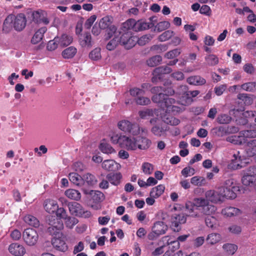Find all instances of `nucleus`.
I'll use <instances>...</instances> for the list:
<instances>
[{"label": "nucleus", "instance_id": "1", "mask_svg": "<svg viewBox=\"0 0 256 256\" xmlns=\"http://www.w3.org/2000/svg\"><path fill=\"white\" fill-rule=\"evenodd\" d=\"M216 210V207L210 204L208 200L198 198L195 200V204L186 202L185 213L188 216L201 218L204 215L210 216Z\"/></svg>", "mask_w": 256, "mask_h": 256}, {"label": "nucleus", "instance_id": "2", "mask_svg": "<svg viewBox=\"0 0 256 256\" xmlns=\"http://www.w3.org/2000/svg\"><path fill=\"white\" fill-rule=\"evenodd\" d=\"M112 22L113 18L110 16H104L99 21L98 26L100 28L106 30V39L110 38L116 31L117 28L115 26L112 24Z\"/></svg>", "mask_w": 256, "mask_h": 256}, {"label": "nucleus", "instance_id": "3", "mask_svg": "<svg viewBox=\"0 0 256 256\" xmlns=\"http://www.w3.org/2000/svg\"><path fill=\"white\" fill-rule=\"evenodd\" d=\"M118 128L125 133L137 136L140 134V126L136 123H132L128 120H122L118 124Z\"/></svg>", "mask_w": 256, "mask_h": 256}, {"label": "nucleus", "instance_id": "4", "mask_svg": "<svg viewBox=\"0 0 256 256\" xmlns=\"http://www.w3.org/2000/svg\"><path fill=\"white\" fill-rule=\"evenodd\" d=\"M178 90H181L182 92H176V94L178 96L182 94L180 98V102L182 105L184 106L190 104L192 102V97L194 98L200 94L198 90L187 91L186 87L184 86H180Z\"/></svg>", "mask_w": 256, "mask_h": 256}, {"label": "nucleus", "instance_id": "5", "mask_svg": "<svg viewBox=\"0 0 256 256\" xmlns=\"http://www.w3.org/2000/svg\"><path fill=\"white\" fill-rule=\"evenodd\" d=\"M68 208L72 215L83 218H89L91 216L90 211L86 210L78 202H74L68 204Z\"/></svg>", "mask_w": 256, "mask_h": 256}, {"label": "nucleus", "instance_id": "6", "mask_svg": "<svg viewBox=\"0 0 256 256\" xmlns=\"http://www.w3.org/2000/svg\"><path fill=\"white\" fill-rule=\"evenodd\" d=\"M22 238L24 242L30 246H34L38 240V235L36 230L28 228L23 232Z\"/></svg>", "mask_w": 256, "mask_h": 256}, {"label": "nucleus", "instance_id": "7", "mask_svg": "<svg viewBox=\"0 0 256 256\" xmlns=\"http://www.w3.org/2000/svg\"><path fill=\"white\" fill-rule=\"evenodd\" d=\"M160 122L158 118H152L150 120V123L153 126L151 128V132L158 136H162L168 130V127L164 126Z\"/></svg>", "mask_w": 256, "mask_h": 256}, {"label": "nucleus", "instance_id": "8", "mask_svg": "<svg viewBox=\"0 0 256 256\" xmlns=\"http://www.w3.org/2000/svg\"><path fill=\"white\" fill-rule=\"evenodd\" d=\"M13 26L17 32L22 31L26 24V18L24 14L20 13L15 16L13 14L12 18Z\"/></svg>", "mask_w": 256, "mask_h": 256}, {"label": "nucleus", "instance_id": "9", "mask_svg": "<svg viewBox=\"0 0 256 256\" xmlns=\"http://www.w3.org/2000/svg\"><path fill=\"white\" fill-rule=\"evenodd\" d=\"M32 21L36 24L43 23L46 25L50 23V20L48 18V14L46 11L38 10L34 11L32 13Z\"/></svg>", "mask_w": 256, "mask_h": 256}, {"label": "nucleus", "instance_id": "10", "mask_svg": "<svg viewBox=\"0 0 256 256\" xmlns=\"http://www.w3.org/2000/svg\"><path fill=\"white\" fill-rule=\"evenodd\" d=\"M8 251L14 256H23L26 252L24 247L16 242L11 244L9 246Z\"/></svg>", "mask_w": 256, "mask_h": 256}, {"label": "nucleus", "instance_id": "11", "mask_svg": "<svg viewBox=\"0 0 256 256\" xmlns=\"http://www.w3.org/2000/svg\"><path fill=\"white\" fill-rule=\"evenodd\" d=\"M52 244L53 247L58 250L66 252L68 250L65 241L62 238H54L52 240Z\"/></svg>", "mask_w": 256, "mask_h": 256}, {"label": "nucleus", "instance_id": "12", "mask_svg": "<svg viewBox=\"0 0 256 256\" xmlns=\"http://www.w3.org/2000/svg\"><path fill=\"white\" fill-rule=\"evenodd\" d=\"M124 142L122 147H126L128 150H136L138 148V140L130 138L126 136L123 138Z\"/></svg>", "mask_w": 256, "mask_h": 256}, {"label": "nucleus", "instance_id": "13", "mask_svg": "<svg viewBox=\"0 0 256 256\" xmlns=\"http://www.w3.org/2000/svg\"><path fill=\"white\" fill-rule=\"evenodd\" d=\"M245 150L248 157L256 156V139L250 140L246 142Z\"/></svg>", "mask_w": 256, "mask_h": 256}, {"label": "nucleus", "instance_id": "14", "mask_svg": "<svg viewBox=\"0 0 256 256\" xmlns=\"http://www.w3.org/2000/svg\"><path fill=\"white\" fill-rule=\"evenodd\" d=\"M106 178L112 185L117 186L121 182L122 175L120 172H110L106 176Z\"/></svg>", "mask_w": 256, "mask_h": 256}, {"label": "nucleus", "instance_id": "15", "mask_svg": "<svg viewBox=\"0 0 256 256\" xmlns=\"http://www.w3.org/2000/svg\"><path fill=\"white\" fill-rule=\"evenodd\" d=\"M102 166L106 170L113 171L118 170L120 166L112 160H107L102 162Z\"/></svg>", "mask_w": 256, "mask_h": 256}, {"label": "nucleus", "instance_id": "16", "mask_svg": "<svg viewBox=\"0 0 256 256\" xmlns=\"http://www.w3.org/2000/svg\"><path fill=\"white\" fill-rule=\"evenodd\" d=\"M162 240L164 242H166V244L167 245L169 246V250L172 252H174L180 248V244L178 240H176L172 238H170L168 236L163 237Z\"/></svg>", "mask_w": 256, "mask_h": 256}, {"label": "nucleus", "instance_id": "17", "mask_svg": "<svg viewBox=\"0 0 256 256\" xmlns=\"http://www.w3.org/2000/svg\"><path fill=\"white\" fill-rule=\"evenodd\" d=\"M78 36L80 44L82 47L92 46V36L90 32H86Z\"/></svg>", "mask_w": 256, "mask_h": 256}, {"label": "nucleus", "instance_id": "18", "mask_svg": "<svg viewBox=\"0 0 256 256\" xmlns=\"http://www.w3.org/2000/svg\"><path fill=\"white\" fill-rule=\"evenodd\" d=\"M206 196L208 200L214 203L223 202L218 194L217 190H210L206 192Z\"/></svg>", "mask_w": 256, "mask_h": 256}, {"label": "nucleus", "instance_id": "19", "mask_svg": "<svg viewBox=\"0 0 256 256\" xmlns=\"http://www.w3.org/2000/svg\"><path fill=\"white\" fill-rule=\"evenodd\" d=\"M152 230L157 235H161L165 234L168 230V226L163 222L158 221L154 224Z\"/></svg>", "mask_w": 256, "mask_h": 256}, {"label": "nucleus", "instance_id": "20", "mask_svg": "<svg viewBox=\"0 0 256 256\" xmlns=\"http://www.w3.org/2000/svg\"><path fill=\"white\" fill-rule=\"evenodd\" d=\"M13 14L8 15L4 20L2 26V32L5 34L10 32L12 30L13 22L12 18Z\"/></svg>", "mask_w": 256, "mask_h": 256}, {"label": "nucleus", "instance_id": "21", "mask_svg": "<svg viewBox=\"0 0 256 256\" xmlns=\"http://www.w3.org/2000/svg\"><path fill=\"white\" fill-rule=\"evenodd\" d=\"M47 28L46 26L42 27L38 29L33 36L31 42L36 44L40 42L42 39L44 34L46 32Z\"/></svg>", "mask_w": 256, "mask_h": 256}, {"label": "nucleus", "instance_id": "22", "mask_svg": "<svg viewBox=\"0 0 256 256\" xmlns=\"http://www.w3.org/2000/svg\"><path fill=\"white\" fill-rule=\"evenodd\" d=\"M44 208L50 214L54 212L58 208V205L54 200H46L44 202Z\"/></svg>", "mask_w": 256, "mask_h": 256}, {"label": "nucleus", "instance_id": "23", "mask_svg": "<svg viewBox=\"0 0 256 256\" xmlns=\"http://www.w3.org/2000/svg\"><path fill=\"white\" fill-rule=\"evenodd\" d=\"M226 140L234 144L242 145L246 142V138L243 136L232 135L228 136Z\"/></svg>", "mask_w": 256, "mask_h": 256}, {"label": "nucleus", "instance_id": "24", "mask_svg": "<svg viewBox=\"0 0 256 256\" xmlns=\"http://www.w3.org/2000/svg\"><path fill=\"white\" fill-rule=\"evenodd\" d=\"M59 46L64 47L68 46L72 42V36L66 34H62L60 36H57Z\"/></svg>", "mask_w": 256, "mask_h": 256}, {"label": "nucleus", "instance_id": "25", "mask_svg": "<svg viewBox=\"0 0 256 256\" xmlns=\"http://www.w3.org/2000/svg\"><path fill=\"white\" fill-rule=\"evenodd\" d=\"M154 26L152 22H146L145 20H140L136 22V32H140L148 30Z\"/></svg>", "mask_w": 256, "mask_h": 256}, {"label": "nucleus", "instance_id": "26", "mask_svg": "<svg viewBox=\"0 0 256 256\" xmlns=\"http://www.w3.org/2000/svg\"><path fill=\"white\" fill-rule=\"evenodd\" d=\"M69 179L76 186H81L84 183L83 178L76 172L70 173Z\"/></svg>", "mask_w": 256, "mask_h": 256}, {"label": "nucleus", "instance_id": "27", "mask_svg": "<svg viewBox=\"0 0 256 256\" xmlns=\"http://www.w3.org/2000/svg\"><path fill=\"white\" fill-rule=\"evenodd\" d=\"M48 226H53L56 228H63L64 224L62 222L54 216H50L48 220Z\"/></svg>", "mask_w": 256, "mask_h": 256}, {"label": "nucleus", "instance_id": "28", "mask_svg": "<svg viewBox=\"0 0 256 256\" xmlns=\"http://www.w3.org/2000/svg\"><path fill=\"white\" fill-rule=\"evenodd\" d=\"M188 84L194 85L202 86L206 84V80L199 76H190L187 79Z\"/></svg>", "mask_w": 256, "mask_h": 256}, {"label": "nucleus", "instance_id": "29", "mask_svg": "<svg viewBox=\"0 0 256 256\" xmlns=\"http://www.w3.org/2000/svg\"><path fill=\"white\" fill-rule=\"evenodd\" d=\"M241 213L240 209L234 207H226L222 210V214L227 216H238Z\"/></svg>", "mask_w": 256, "mask_h": 256}, {"label": "nucleus", "instance_id": "30", "mask_svg": "<svg viewBox=\"0 0 256 256\" xmlns=\"http://www.w3.org/2000/svg\"><path fill=\"white\" fill-rule=\"evenodd\" d=\"M24 220L26 223L34 228H38L40 225V222L38 219L36 217L30 214L26 216L24 218Z\"/></svg>", "mask_w": 256, "mask_h": 256}, {"label": "nucleus", "instance_id": "31", "mask_svg": "<svg viewBox=\"0 0 256 256\" xmlns=\"http://www.w3.org/2000/svg\"><path fill=\"white\" fill-rule=\"evenodd\" d=\"M164 186L163 184H160L152 188L150 195L151 197L158 198L164 193Z\"/></svg>", "mask_w": 256, "mask_h": 256}, {"label": "nucleus", "instance_id": "32", "mask_svg": "<svg viewBox=\"0 0 256 256\" xmlns=\"http://www.w3.org/2000/svg\"><path fill=\"white\" fill-rule=\"evenodd\" d=\"M256 181V178L255 176L247 174L246 173L244 172V175L242 178V182L244 185L246 186H252L255 184Z\"/></svg>", "mask_w": 256, "mask_h": 256}, {"label": "nucleus", "instance_id": "33", "mask_svg": "<svg viewBox=\"0 0 256 256\" xmlns=\"http://www.w3.org/2000/svg\"><path fill=\"white\" fill-rule=\"evenodd\" d=\"M151 144V141L144 137H142L138 140V148L140 150H146Z\"/></svg>", "mask_w": 256, "mask_h": 256}, {"label": "nucleus", "instance_id": "34", "mask_svg": "<svg viewBox=\"0 0 256 256\" xmlns=\"http://www.w3.org/2000/svg\"><path fill=\"white\" fill-rule=\"evenodd\" d=\"M176 101L174 98H168L166 96L164 102L166 107L168 108H171V110L172 112H178L180 110V108L178 106L173 105L176 104Z\"/></svg>", "mask_w": 256, "mask_h": 256}, {"label": "nucleus", "instance_id": "35", "mask_svg": "<svg viewBox=\"0 0 256 256\" xmlns=\"http://www.w3.org/2000/svg\"><path fill=\"white\" fill-rule=\"evenodd\" d=\"M66 196L72 200H78L81 198L80 193L76 190L68 189L65 192Z\"/></svg>", "mask_w": 256, "mask_h": 256}, {"label": "nucleus", "instance_id": "36", "mask_svg": "<svg viewBox=\"0 0 256 256\" xmlns=\"http://www.w3.org/2000/svg\"><path fill=\"white\" fill-rule=\"evenodd\" d=\"M162 119L164 123L172 126H177L180 122V120L170 115L164 116L162 117Z\"/></svg>", "mask_w": 256, "mask_h": 256}, {"label": "nucleus", "instance_id": "37", "mask_svg": "<svg viewBox=\"0 0 256 256\" xmlns=\"http://www.w3.org/2000/svg\"><path fill=\"white\" fill-rule=\"evenodd\" d=\"M76 52V49L70 46L64 50L62 52V56L64 58H73Z\"/></svg>", "mask_w": 256, "mask_h": 256}, {"label": "nucleus", "instance_id": "38", "mask_svg": "<svg viewBox=\"0 0 256 256\" xmlns=\"http://www.w3.org/2000/svg\"><path fill=\"white\" fill-rule=\"evenodd\" d=\"M222 248L228 255H233L238 250L237 246L232 244H225Z\"/></svg>", "mask_w": 256, "mask_h": 256}, {"label": "nucleus", "instance_id": "39", "mask_svg": "<svg viewBox=\"0 0 256 256\" xmlns=\"http://www.w3.org/2000/svg\"><path fill=\"white\" fill-rule=\"evenodd\" d=\"M220 240V235L216 233L210 234L208 235L206 238V241L208 242L211 244H214L218 242Z\"/></svg>", "mask_w": 256, "mask_h": 256}, {"label": "nucleus", "instance_id": "40", "mask_svg": "<svg viewBox=\"0 0 256 256\" xmlns=\"http://www.w3.org/2000/svg\"><path fill=\"white\" fill-rule=\"evenodd\" d=\"M190 182L195 186H200L206 184L205 178L202 176H195L190 180Z\"/></svg>", "mask_w": 256, "mask_h": 256}, {"label": "nucleus", "instance_id": "41", "mask_svg": "<svg viewBox=\"0 0 256 256\" xmlns=\"http://www.w3.org/2000/svg\"><path fill=\"white\" fill-rule=\"evenodd\" d=\"M206 64L210 66H214L218 63V58L214 54H210L205 57Z\"/></svg>", "mask_w": 256, "mask_h": 256}, {"label": "nucleus", "instance_id": "42", "mask_svg": "<svg viewBox=\"0 0 256 256\" xmlns=\"http://www.w3.org/2000/svg\"><path fill=\"white\" fill-rule=\"evenodd\" d=\"M162 60L161 56L156 55L150 58L147 60L146 62L148 66L154 67L160 64Z\"/></svg>", "mask_w": 256, "mask_h": 256}, {"label": "nucleus", "instance_id": "43", "mask_svg": "<svg viewBox=\"0 0 256 256\" xmlns=\"http://www.w3.org/2000/svg\"><path fill=\"white\" fill-rule=\"evenodd\" d=\"M162 92H164V94H166V96H172L176 93L171 83L168 82L164 83V86H162Z\"/></svg>", "mask_w": 256, "mask_h": 256}, {"label": "nucleus", "instance_id": "44", "mask_svg": "<svg viewBox=\"0 0 256 256\" xmlns=\"http://www.w3.org/2000/svg\"><path fill=\"white\" fill-rule=\"evenodd\" d=\"M99 148L100 150L103 153L108 154L115 152L114 150L112 148V146L110 144L106 143H101Z\"/></svg>", "mask_w": 256, "mask_h": 256}, {"label": "nucleus", "instance_id": "45", "mask_svg": "<svg viewBox=\"0 0 256 256\" xmlns=\"http://www.w3.org/2000/svg\"><path fill=\"white\" fill-rule=\"evenodd\" d=\"M232 118L231 116L227 114H220L217 117V122L220 124H229Z\"/></svg>", "mask_w": 256, "mask_h": 256}, {"label": "nucleus", "instance_id": "46", "mask_svg": "<svg viewBox=\"0 0 256 256\" xmlns=\"http://www.w3.org/2000/svg\"><path fill=\"white\" fill-rule=\"evenodd\" d=\"M83 178L84 182H86L88 185L93 186L97 182V180L96 177L89 173L84 175Z\"/></svg>", "mask_w": 256, "mask_h": 256}, {"label": "nucleus", "instance_id": "47", "mask_svg": "<svg viewBox=\"0 0 256 256\" xmlns=\"http://www.w3.org/2000/svg\"><path fill=\"white\" fill-rule=\"evenodd\" d=\"M156 74H158L161 76L162 74H168L172 72V70L168 66H160L154 70Z\"/></svg>", "mask_w": 256, "mask_h": 256}, {"label": "nucleus", "instance_id": "48", "mask_svg": "<svg viewBox=\"0 0 256 256\" xmlns=\"http://www.w3.org/2000/svg\"><path fill=\"white\" fill-rule=\"evenodd\" d=\"M136 22L134 19H130L123 24L122 26L126 30H132L136 32Z\"/></svg>", "mask_w": 256, "mask_h": 256}, {"label": "nucleus", "instance_id": "49", "mask_svg": "<svg viewBox=\"0 0 256 256\" xmlns=\"http://www.w3.org/2000/svg\"><path fill=\"white\" fill-rule=\"evenodd\" d=\"M174 35V32L170 30H168L164 32L158 36V40L160 42H165L170 38Z\"/></svg>", "mask_w": 256, "mask_h": 256}, {"label": "nucleus", "instance_id": "50", "mask_svg": "<svg viewBox=\"0 0 256 256\" xmlns=\"http://www.w3.org/2000/svg\"><path fill=\"white\" fill-rule=\"evenodd\" d=\"M166 98V94L161 92L157 94H154L152 96V100L154 102L162 103L164 102Z\"/></svg>", "mask_w": 256, "mask_h": 256}, {"label": "nucleus", "instance_id": "51", "mask_svg": "<svg viewBox=\"0 0 256 256\" xmlns=\"http://www.w3.org/2000/svg\"><path fill=\"white\" fill-rule=\"evenodd\" d=\"M89 57L94 60H97L101 58L100 48H97L92 50L89 54Z\"/></svg>", "mask_w": 256, "mask_h": 256}, {"label": "nucleus", "instance_id": "52", "mask_svg": "<svg viewBox=\"0 0 256 256\" xmlns=\"http://www.w3.org/2000/svg\"><path fill=\"white\" fill-rule=\"evenodd\" d=\"M242 90L248 91L252 92L256 90V83L255 82H249L241 85Z\"/></svg>", "mask_w": 256, "mask_h": 256}, {"label": "nucleus", "instance_id": "53", "mask_svg": "<svg viewBox=\"0 0 256 256\" xmlns=\"http://www.w3.org/2000/svg\"><path fill=\"white\" fill-rule=\"evenodd\" d=\"M205 222L206 226L213 228L216 224L217 220L214 216H208L205 218Z\"/></svg>", "mask_w": 256, "mask_h": 256}, {"label": "nucleus", "instance_id": "54", "mask_svg": "<svg viewBox=\"0 0 256 256\" xmlns=\"http://www.w3.org/2000/svg\"><path fill=\"white\" fill-rule=\"evenodd\" d=\"M182 174L185 178L193 176L195 174V170L190 166L184 168L181 172Z\"/></svg>", "mask_w": 256, "mask_h": 256}, {"label": "nucleus", "instance_id": "55", "mask_svg": "<svg viewBox=\"0 0 256 256\" xmlns=\"http://www.w3.org/2000/svg\"><path fill=\"white\" fill-rule=\"evenodd\" d=\"M119 42L118 38L114 37L106 44V48L108 50H114L118 46Z\"/></svg>", "mask_w": 256, "mask_h": 256}, {"label": "nucleus", "instance_id": "56", "mask_svg": "<svg viewBox=\"0 0 256 256\" xmlns=\"http://www.w3.org/2000/svg\"><path fill=\"white\" fill-rule=\"evenodd\" d=\"M170 26V23L168 21H163L158 22L156 26L157 30L159 32L168 29Z\"/></svg>", "mask_w": 256, "mask_h": 256}, {"label": "nucleus", "instance_id": "57", "mask_svg": "<svg viewBox=\"0 0 256 256\" xmlns=\"http://www.w3.org/2000/svg\"><path fill=\"white\" fill-rule=\"evenodd\" d=\"M58 46V38L56 37L53 40H50L48 42L46 48L48 50L52 51L56 50Z\"/></svg>", "mask_w": 256, "mask_h": 256}, {"label": "nucleus", "instance_id": "58", "mask_svg": "<svg viewBox=\"0 0 256 256\" xmlns=\"http://www.w3.org/2000/svg\"><path fill=\"white\" fill-rule=\"evenodd\" d=\"M56 212V218L58 219H66L67 218V212L64 208H58Z\"/></svg>", "mask_w": 256, "mask_h": 256}, {"label": "nucleus", "instance_id": "59", "mask_svg": "<svg viewBox=\"0 0 256 256\" xmlns=\"http://www.w3.org/2000/svg\"><path fill=\"white\" fill-rule=\"evenodd\" d=\"M124 137V136H119L118 134H114L111 136L110 140L113 144H118L122 146V144L124 142V138H122Z\"/></svg>", "mask_w": 256, "mask_h": 256}, {"label": "nucleus", "instance_id": "60", "mask_svg": "<svg viewBox=\"0 0 256 256\" xmlns=\"http://www.w3.org/2000/svg\"><path fill=\"white\" fill-rule=\"evenodd\" d=\"M136 38L132 36L129 40H128V41L123 46H124L126 48L129 50L134 46L136 44Z\"/></svg>", "mask_w": 256, "mask_h": 256}, {"label": "nucleus", "instance_id": "61", "mask_svg": "<svg viewBox=\"0 0 256 256\" xmlns=\"http://www.w3.org/2000/svg\"><path fill=\"white\" fill-rule=\"evenodd\" d=\"M142 169L145 174H150L153 170L152 165L148 162H144L142 164Z\"/></svg>", "mask_w": 256, "mask_h": 256}, {"label": "nucleus", "instance_id": "62", "mask_svg": "<svg viewBox=\"0 0 256 256\" xmlns=\"http://www.w3.org/2000/svg\"><path fill=\"white\" fill-rule=\"evenodd\" d=\"M66 220L65 223L67 227L72 228L74 225L76 224L78 220L76 218L72 217L67 216V218L64 219Z\"/></svg>", "mask_w": 256, "mask_h": 256}, {"label": "nucleus", "instance_id": "63", "mask_svg": "<svg viewBox=\"0 0 256 256\" xmlns=\"http://www.w3.org/2000/svg\"><path fill=\"white\" fill-rule=\"evenodd\" d=\"M96 19V16L95 14L90 16L85 22L84 26L86 29H90L94 22Z\"/></svg>", "mask_w": 256, "mask_h": 256}, {"label": "nucleus", "instance_id": "64", "mask_svg": "<svg viewBox=\"0 0 256 256\" xmlns=\"http://www.w3.org/2000/svg\"><path fill=\"white\" fill-rule=\"evenodd\" d=\"M130 92L131 96H139L144 95V91L142 89L137 88H134L130 90Z\"/></svg>", "mask_w": 256, "mask_h": 256}]
</instances>
